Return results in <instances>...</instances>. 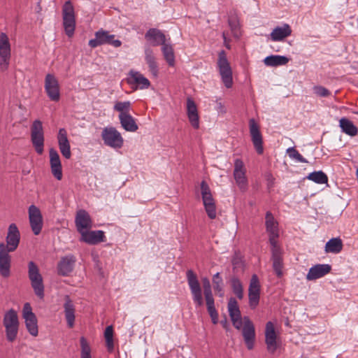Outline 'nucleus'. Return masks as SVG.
<instances>
[{
  "label": "nucleus",
  "instance_id": "nucleus-41",
  "mask_svg": "<svg viewBox=\"0 0 358 358\" xmlns=\"http://www.w3.org/2000/svg\"><path fill=\"white\" fill-rule=\"evenodd\" d=\"M307 178L318 184H325L328 182L327 176L322 171L310 173Z\"/></svg>",
  "mask_w": 358,
  "mask_h": 358
},
{
  "label": "nucleus",
  "instance_id": "nucleus-31",
  "mask_svg": "<svg viewBox=\"0 0 358 358\" xmlns=\"http://www.w3.org/2000/svg\"><path fill=\"white\" fill-rule=\"evenodd\" d=\"M145 38L151 41L152 45H162L166 42L165 35L159 29L152 28L145 34Z\"/></svg>",
  "mask_w": 358,
  "mask_h": 358
},
{
  "label": "nucleus",
  "instance_id": "nucleus-23",
  "mask_svg": "<svg viewBox=\"0 0 358 358\" xmlns=\"http://www.w3.org/2000/svg\"><path fill=\"white\" fill-rule=\"evenodd\" d=\"M58 145L59 150L66 159H70L71 157V146L67 137V132L64 128L59 130L57 135Z\"/></svg>",
  "mask_w": 358,
  "mask_h": 358
},
{
  "label": "nucleus",
  "instance_id": "nucleus-57",
  "mask_svg": "<svg viewBox=\"0 0 358 358\" xmlns=\"http://www.w3.org/2000/svg\"><path fill=\"white\" fill-rule=\"evenodd\" d=\"M222 38L224 39V45L226 46V48L228 49H230V46L229 45V41L227 40V35L224 31L222 33Z\"/></svg>",
  "mask_w": 358,
  "mask_h": 358
},
{
  "label": "nucleus",
  "instance_id": "nucleus-36",
  "mask_svg": "<svg viewBox=\"0 0 358 358\" xmlns=\"http://www.w3.org/2000/svg\"><path fill=\"white\" fill-rule=\"evenodd\" d=\"M0 57H10V44L6 33L0 34Z\"/></svg>",
  "mask_w": 358,
  "mask_h": 358
},
{
  "label": "nucleus",
  "instance_id": "nucleus-53",
  "mask_svg": "<svg viewBox=\"0 0 358 358\" xmlns=\"http://www.w3.org/2000/svg\"><path fill=\"white\" fill-rule=\"evenodd\" d=\"M279 234L278 233L276 234H269V242L271 245L272 248L277 247V238L278 237Z\"/></svg>",
  "mask_w": 358,
  "mask_h": 358
},
{
  "label": "nucleus",
  "instance_id": "nucleus-32",
  "mask_svg": "<svg viewBox=\"0 0 358 358\" xmlns=\"http://www.w3.org/2000/svg\"><path fill=\"white\" fill-rule=\"evenodd\" d=\"M119 120L122 128L127 131L134 132L138 127L131 114H119Z\"/></svg>",
  "mask_w": 358,
  "mask_h": 358
},
{
  "label": "nucleus",
  "instance_id": "nucleus-20",
  "mask_svg": "<svg viewBox=\"0 0 358 358\" xmlns=\"http://www.w3.org/2000/svg\"><path fill=\"white\" fill-rule=\"evenodd\" d=\"M228 310L234 327L238 330L241 329L243 326V319L242 320L241 318L238 303L234 298L229 299Z\"/></svg>",
  "mask_w": 358,
  "mask_h": 358
},
{
  "label": "nucleus",
  "instance_id": "nucleus-18",
  "mask_svg": "<svg viewBox=\"0 0 358 358\" xmlns=\"http://www.w3.org/2000/svg\"><path fill=\"white\" fill-rule=\"evenodd\" d=\"M29 217L31 229L35 235H38L43 227V218L38 208L31 205L29 208Z\"/></svg>",
  "mask_w": 358,
  "mask_h": 358
},
{
  "label": "nucleus",
  "instance_id": "nucleus-54",
  "mask_svg": "<svg viewBox=\"0 0 358 358\" xmlns=\"http://www.w3.org/2000/svg\"><path fill=\"white\" fill-rule=\"evenodd\" d=\"M217 107L216 109L219 113L224 114L227 113V109L224 106V105L220 101H216Z\"/></svg>",
  "mask_w": 358,
  "mask_h": 358
},
{
  "label": "nucleus",
  "instance_id": "nucleus-58",
  "mask_svg": "<svg viewBox=\"0 0 358 358\" xmlns=\"http://www.w3.org/2000/svg\"><path fill=\"white\" fill-rule=\"evenodd\" d=\"M232 263L234 265L236 264L235 259L233 260Z\"/></svg>",
  "mask_w": 358,
  "mask_h": 358
},
{
  "label": "nucleus",
  "instance_id": "nucleus-30",
  "mask_svg": "<svg viewBox=\"0 0 358 358\" xmlns=\"http://www.w3.org/2000/svg\"><path fill=\"white\" fill-rule=\"evenodd\" d=\"M292 29L289 24H284L282 27H276L271 33V38L273 41H280L290 36Z\"/></svg>",
  "mask_w": 358,
  "mask_h": 358
},
{
  "label": "nucleus",
  "instance_id": "nucleus-60",
  "mask_svg": "<svg viewBox=\"0 0 358 358\" xmlns=\"http://www.w3.org/2000/svg\"><path fill=\"white\" fill-rule=\"evenodd\" d=\"M357 73H358V72H357Z\"/></svg>",
  "mask_w": 358,
  "mask_h": 358
},
{
  "label": "nucleus",
  "instance_id": "nucleus-11",
  "mask_svg": "<svg viewBox=\"0 0 358 358\" xmlns=\"http://www.w3.org/2000/svg\"><path fill=\"white\" fill-rule=\"evenodd\" d=\"M44 87L49 99L52 101H58L60 99L59 84L55 75L48 73L44 81Z\"/></svg>",
  "mask_w": 358,
  "mask_h": 358
},
{
  "label": "nucleus",
  "instance_id": "nucleus-56",
  "mask_svg": "<svg viewBox=\"0 0 358 358\" xmlns=\"http://www.w3.org/2000/svg\"><path fill=\"white\" fill-rule=\"evenodd\" d=\"M266 178H267V181H268V186L270 187L273 184L274 178L273 177V176L271 173H268L266 176Z\"/></svg>",
  "mask_w": 358,
  "mask_h": 358
},
{
  "label": "nucleus",
  "instance_id": "nucleus-22",
  "mask_svg": "<svg viewBox=\"0 0 358 358\" xmlns=\"http://www.w3.org/2000/svg\"><path fill=\"white\" fill-rule=\"evenodd\" d=\"M49 153L51 173L57 180H61L62 179L63 174L59 155L57 151L54 148H51Z\"/></svg>",
  "mask_w": 358,
  "mask_h": 358
},
{
  "label": "nucleus",
  "instance_id": "nucleus-24",
  "mask_svg": "<svg viewBox=\"0 0 358 358\" xmlns=\"http://www.w3.org/2000/svg\"><path fill=\"white\" fill-rule=\"evenodd\" d=\"M80 234V241L87 243L90 245H96L103 242L105 238L104 233L101 230L90 231L86 230Z\"/></svg>",
  "mask_w": 358,
  "mask_h": 358
},
{
  "label": "nucleus",
  "instance_id": "nucleus-59",
  "mask_svg": "<svg viewBox=\"0 0 358 358\" xmlns=\"http://www.w3.org/2000/svg\"><path fill=\"white\" fill-rule=\"evenodd\" d=\"M355 113L358 115V112H355Z\"/></svg>",
  "mask_w": 358,
  "mask_h": 358
},
{
  "label": "nucleus",
  "instance_id": "nucleus-39",
  "mask_svg": "<svg viewBox=\"0 0 358 358\" xmlns=\"http://www.w3.org/2000/svg\"><path fill=\"white\" fill-rule=\"evenodd\" d=\"M162 45V51L165 60L169 66H173L175 65V55L172 46L166 43V42Z\"/></svg>",
  "mask_w": 358,
  "mask_h": 358
},
{
  "label": "nucleus",
  "instance_id": "nucleus-51",
  "mask_svg": "<svg viewBox=\"0 0 358 358\" xmlns=\"http://www.w3.org/2000/svg\"><path fill=\"white\" fill-rule=\"evenodd\" d=\"M314 92L317 96L321 97H325L329 95V90L322 86L315 87Z\"/></svg>",
  "mask_w": 358,
  "mask_h": 358
},
{
  "label": "nucleus",
  "instance_id": "nucleus-40",
  "mask_svg": "<svg viewBox=\"0 0 358 358\" xmlns=\"http://www.w3.org/2000/svg\"><path fill=\"white\" fill-rule=\"evenodd\" d=\"M207 310L210 315V317L212 320L213 324H217L218 322V313L215 307V301L213 296L205 297Z\"/></svg>",
  "mask_w": 358,
  "mask_h": 358
},
{
  "label": "nucleus",
  "instance_id": "nucleus-44",
  "mask_svg": "<svg viewBox=\"0 0 358 358\" xmlns=\"http://www.w3.org/2000/svg\"><path fill=\"white\" fill-rule=\"evenodd\" d=\"M104 336L106 339V346L108 348V351L111 352L113 350L114 344H113V329L112 326H108L106 328L104 332Z\"/></svg>",
  "mask_w": 358,
  "mask_h": 358
},
{
  "label": "nucleus",
  "instance_id": "nucleus-49",
  "mask_svg": "<svg viewBox=\"0 0 358 358\" xmlns=\"http://www.w3.org/2000/svg\"><path fill=\"white\" fill-rule=\"evenodd\" d=\"M273 260V268L275 271L278 277H281L282 275V259H276Z\"/></svg>",
  "mask_w": 358,
  "mask_h": 358
},
{
  "label": "nucleus",
  "instance_id": "nucleus-6",
  "mask_svg": "<svg viewBox=\"0 0 358 358\" xmlns=\"http://www.w3.org/2000/svg\"><path fill=\"white\" fill-rule=\"evenodd\" d=\"M201 192L205 210L210 219L216 217V206L208 185L205 182H201Z\"/></svg>",
  "mask_w": 358,
  "mask_h": 358
},
{
  "label": "nucleus",
  "instance_id": "nucleus-16",
  "mask_svg": "<svg viewBox=\"0 0 358 358\" xmlns=\"http://www.w3.org/2000/svg\"><path fill=\"white\" fill-rule=\"evenodd\" d=\"M6 245L4 244V248L8 251H15L20 243V234L15 224H10L8 227L6 236Z\"/></svg>",
  "mask_w": 358,
  "mask_h": 358
},
{
  "label": "nucleus",
  "instance_id": "nucleus-33",
  "mask_svg": "<svg viewBox=\"0 0 358 358\" xmlns=\"http://www.w3.org/2000/svg\"><path fill=\"white\" fill-rule=\"evenodd\" d=\"M339 126L343 133L350 136H355L358 133L357 127L346 117H342L339 120Z\"/></svg>",
  "mask_w": 358,
  "mask_h": 358
},
{
  "label": "nucleus",
  "instance_id": "nucleus-2",
  "mask_svg": "<svg viewBox=\"0 0 358 358\" xmlns=\"http://www.w3.org/2000/svg\"><path fill=\"white\" fill-rule=\"evenodd\" d=\"M3 326L6 329V338L8 341H14L17 335L19 321L17 314L13 309L9 310L6 313L3 320Z\"/></svg>",
  "mask_w": 358,
  "mask_h": 358
},
{
  "label": "nucleus",
  "instance_id": "nucleus-12",
  "mask_svg": "<svg viewBox=\"0 0 358 358\" xmlns=\"http://www.w3.org/2000/svg\"><path fill=\"white\" fill-rule=\"evenodd\" d=\"M22 317L24 319L25 325L29 333L31 336H36L38 333L37 319L35 314L32 312V308L29 303H26L24 305Z\"/></svg>",
  "mask_w": 358,
  "mask_h": 358
},
{
  "label": "nucleus",
  "instance_id": "nucleus-10",
  "mask_svg": "<svg viewBox=\"0 0 358 358\" xmlns=\"http://www.w3.org/2000/svg\"><path fill=\"white\" fill-rule=\"evenodd\" d=\"M234 178L236 184L241 191L245 192L248 187V179L246 177V169L243 162L240 159L234 161Z\"/></svg>",
  "mask_w": 358,
  "mask_h": 358
},
{
  "label": "nucleus",
  "instance_id": "nucleus-52",
  "mask_svg": "<svg viewBox=\"0 0 358 358\" xmlns=\"http://www.w3.org/2000/svg\"><path fill=\"white\" fill-rule=\"evenodd\" d=\"M271 252H272V259L282 258L280 249L278 246L272 248Z\"/></svg>",
  "mask_w": 358,
  "mask_h": 358
},
{
  "label": "nucleus",
  "instance_id": "nucleus-15",
  "mask_svg": "<svg viewBox=\"0 0 358 358\" xmlns=\"http://www.w3.org/2000/svg\"><path fill=\"white\" fill-rule=\"evenodd\" d=\"M250 134L253 145L259 155L264 152L263 139L259 127L254 119L249 121Z\"/></svg>",
  "mask_w": 358,
  "mask_h": 358
},
{
  "label": "nucleus",
  "instance_id": "nucleus-43",
  "mask_svg": "<svg viewBox=\"0 0 358 358\" xmlns=\"http://www.w3.org/2000/svg\"><path fill=\"white\" fill-rule=\"evenodd\" d=\"M213 284L215 292L219 293L220 296L224 295L223 293V280L221 278L220 273H215L213 277Z\"/></svg>",
  "mask_w": 358,
  "mask_h": 358
},
{
  "label": "nucleus",
  "instance_id": "nucleus-19",
  "mask_svg": "<svg viewBox=\"0 0 358 358\" xmlns=\"http://www.w3.org/2000/svg\"><path fill=\"white\" fill-rule=\"evenodd\" d=\"M10 251L4 248V243H0V275L8 278L10 275L11 257Z\"/></svg>",
  "mask_w": 358,
  "mask_h": 358
},
{
  "label": "nucleus",
  "instance_id": "nucleus-34",
  "mask_svg": "<svg viewBox=\"0 0 358 358\" xmlns=\"http://www.w3.org/2000/svg\"><path fill=\"white\" fill-rule=\"evenodd\" d=\"M145 59L148 64L150 72L155 77H157L158 74V66L155 61L154 52L150 48H146L145 50Z\"/></svg>",
  "mask_w": 358,
  "mask_h": 358
},
{
  "label": "nucleus",
  "instance_id": "nucleus-26",
  "mask_svg": "<svg viewBox=\"0 0 358 358\" xmlns=\"http://www.w3.org/2000/svg\"><path fill=\"white\" fill-rule=\"evenodd\" d=\"M331 270L329 264H316L312 266L306 275L308 280H315L328 274Z\"/></svg>",
  "mask_w": 358,
  "mask_h": 358
},
{
  "label": "nucleus",
  "instance_id": "nucleus-25",
  "mask_svg": "<svg viewBox=\"0 0 358 358\" xmlns=\"http://www.w3.org/2000/svg\"><path fill=\"white\" fill-rule=\"evenodd\" d=\"M187 115L191 125L196 129L199 128V117L194 101L188 97L187 99Z\"/></svg>",
  "mask_w": 358,
  "mask_h": 358
},
{
  "label": "nucleus",
  "instance_id": "nucleus-13",
  "mask_svg": "<svg viewBox=\"0 0 358 358\" xmlns=\"http://www.w3.org/2000/svg\"><path fill=\"white\" fill-rule=\"evenodd\" d=\"M261 285L256 274L252 275L249 288L248 298L250 308L255 309L258 306L260 299Z\"/></svg>",
  "mask_w": 358,
  "mask_h": 358
},
{
  "label": "nucleus",
  "instance_id": "nucleus-38",
  "mask_svg": "<svg viewBox=\"0 0 358 358\" xmlns=\"http://www.w3.org/2000/svg\"><path fill=\"white\" fill-rule=\"evenodd\" d=\"M265 219H266L265 224H266V231L269 234H273H273L278 233V224L270 211H268L266 213Z\"/></svg>",
  "mask_w": 358,
  "mask_h": 358
},
{
  "label": "nucleus",
  "instance_id": "nucleus-50",
  "mask_svg": "<svg viewBox=\"0 0 358 358\" xmlns=\"http://www.w3.org/2000/svg\"><path fill=\"white\" fill-rule=\"evenodd\" d=\"M203 294L205 297L213 296L210 280L207 278L202 279Z\"/></svg>",
  "mask_w": 358,
  "mask_h": 358
},
{
  "label": "nucleus",
  "instance_id": "nucleus-48",
  "mask_svg": "<svg viewBox=\"0 0 358 358\" xmlns=\"http://www.w3.org/2000/svg\"><path fill=\"white\" fill-rule=\"evenodd\" d=\"M229 26L231 28V31L233 35L238 38L239 37V29H238V22L237 17L236 16H231L228 20Z\"/></svg>",
  "mask_w": 358,
  "mask_h": 358
},
{
  "label": "nucleus",
  "instance_id": "nucleus-29",
  "mask_svg": "<svg viewBox=\"0 0 358 358\" xmlns=\"http://www.w3.org/2000/svg\"><path fill=\"white\" fill-rule=\"evenodd\" d=\"M64 304L65 317L69 327L72 328L75 321V306L69 295L64 297Z\"/></svg>",
  "mask_w": 358,
  "mask_h": 358
},
{
  "label": "nucleus",
  "instance_id": "nucleus-14",
  "mask_svg": "<svg viewBox=\"0 0 358 358\" xmlns=\"http://www.w3.org/2000/svg\"><path fill=\"white\" fill-rule=\"evenodd\" d=\"M265 343L268 351L271 353H274L280 345V339L276 334L272 322H268L266 324Z\"/></svg>",
  "mask_w": 358,
  "mask_h": 358
},
{
  "label": "nucleus",
  "instance_id": "nucleus-4",
  "mask_svg": "<svg viewBox=\"0 0 358 358\" xmlns=\"http://www.w3.org/2000/svg\"><path fill=\"white\" fill-rule=\"evenodd\" d=\"M31 141L38 155L43 152L44 133L41 121L36 120L31 127Z\"/></svg>",
  "mask_w": 358,
  "mask_h": 358
},
{
  "label": "nucleus",
  "instance_id": "nucleus-1",
  "mask_svg": "<svg viewBox=\"0 0 358 358\" xmlns=\"http://www.w3.org/2000/svg\"><path fill=\"white\" fill-rule=\"evenodd\" d=\"M28 276L35 294L40 299L44 297L43 277L38 266L32 261L28 263Z\"/></svg>",
  "mask_w": 358,
  "mask_h": 358
},
{
  "label": "nucleus",
  "instance_id": "nucleus-35",
  "mask_svg": "<svg viewBox=\"0 0 358 358\" xmlns=\"http://www.w3.org/2000/svg\"><path fill=\"white\" fill-rule=\"evenodd\" d=\"M343 241L340 238H332L327 242L324 250L327 253L338 254L343 250Z\"/></svg>",
  "mask_w": 358,
  "mask_h": 358
},
{
  "label": "nucleus",
  "instance_id": "nucleus-47",
  "mask_svg": "<svg viewBox=\"0 0 358 358\" xmlns=\"http://www.w3.org/2000/svg\"><path fill=\"white\" fill-rule=\"evenodd\" d=\"M287 153L291 159H295L299 162L307 163L308 161L294 148H289Z\"/></svg>",
  "mask_w": 358,
  "mask_h": 358
},
{
  "label": "nucleus",
  "instance_id": "nucleus-28",
  "mask_svg": "<svg viewBox=\"0 0 358 358\" xmlns=\"http://www.w3.org/2000/svg\"><path fill=\"white\" fill-rule=\"evenodd\" d=\"M76 258L73 255H68L61 259L58 263V273L61 275H68L73 269Z\"/></svg>",
  "mask_w": 358,
  "mask_h": 358
},
{
  "label": "nucleus",
  "instance_id": "nucleus-37",
  "mask_svg": "<svg viewBox=\"0 0 358 358\" xmlns=\"http://www.w3.org/2000/svg\"><path fill=\"white\" fill-rule=\"evenodd\" d=\"M289 62V58L281 55H271L266 57L264 62L268 66H278L285 65Z\"/></svg>",
  "mask_w": 358,
  "mask_h": 358
},
{
  "label": "nucleus",
  "instance_id": "nucleus-45",
  "mask_svg": "<svg viewBox=\"0 0 358 358\" xmlns=\"http://www.w3.org/2000/svg\"><path fill=\"white\" fill-rule=\"evenodd\" d=\"M80 358H92L91 356V348L84 337L80 338Z\"/></svg>",
  "mask_w": 358,
  "mask_h": 358
},
{
  "label": "nucleus",
  "instance_id": "nucleus-3",
  "mask_svg": "<svg viewBox=\"0 0 358 358\" xmlns=\"http://www.w3.org/2000/svg\"><path fill=\"white\" fill-rule=\"evenodd\" d=\"M217 65L224 86L227 88L231 87L233 85L232 69L224 50L219 52Z\"/></svg>",
  "mask_w": 358,
  "mask_h": 358
},
{
  "label": "nucleus",
  "instance_id": "nucleus-55",
  "mask_svg": "<svg viewBox=\"0 0 358 358\" xmlns=\"http://www.w3.org/2000/svg\"><path fill=\"white\" fill-rule=\"evenodd\" d=\"M10 57H1L0 66L2 70H6L9 64V60Z\"/></svg>",
  "mask_w": 358,
  "mask_h": 358
},
{
  "label": "nucleus",
  "instance_id": "nucleus-42",
  "mask_svg": "<svg viewBox=\"0 0 358 358\" xmlns=\"http://www.w3.org/2000/svg\"><path fill=\"white\" fill-rule=\"evenodd\" d=\"M231 285L234 294L239 299H242L243 297V289L240 280L236 277H233L231 279Z\"/></svg>",
  "mask_w": 358,
  "mask_h": 358
},
{
  "label": "nucleus",
  "instance_id": "nucleus-27",
  "mask_svg": "<svg viewBox=\"0 0 358 358\" xmlns=\"http://www.w3.org/2000/svg\"><path fill=\"white\" fill-rule=\"evenodd\" d=\"M129 75V77L127 78V83L129 85H136V89L137 87H139L141 90L148 89L150 87V81L141 73L131 70Z\"/></svg>",
  "mask_w": 358,
  "mask_h": 358
},
{
  "label": "nucleus",
  "instance_id": "nucleus-17",
  "mask_svg": "<svg viewBox=\"0 0 358 358\" xmlns=\"http://www.w3.org/2000/svg\"><path fill=\"white\" fill-rule=\"evenodd\" d=\"M242 334L249 350L254 347V342L255 339V327L248 317H243Z\"/></svg>",
  "mask_w": 358,
  "mask_h": 358
},
{
  "label": "nucleus",
  "instance_id": "nucleus-5",
  "mask_svg": "<svg viewBox=\"0 0 358 358\" xmlns=\"http://www.w3.org/2000/svg\"><path fill=\"white\" fill-rule=\"evenodd\" d=\"M187 280L193 301L196 307H201L203 305L202 289L197 278L196 275L192 270L187 271Z\"/></svg>",
  "mask_w": 358,
  "mask_h": 358
},
{
  "label": "nucleus",
  "instance_id": "nucleus-9",
  "mask_svg": "<svg viewBox=\"0 0 358 358\" xmlns=\"http://www.w3.org/2000/svg\"><path fill=\"white\" fill-rule=\"evenodd\" d=\"M103 44H110L115 48L122 45L120 40L115 39V35L110 34L108 31L99 30L95 33V38L89 41V45L92 48H96Z\"/></svg>",
  "mask_w": 358,
  "mask_h": 358
},
{
  "label": "nucleus",
  "instance_id": "nucleus-7",
  "mask_svg": "<svg viewBox=\"0 0 358 358\" xmlns=\"http://www.w3.org/2000/svg\"><path fill=\"white\" fill-rule=\"evenodd\" d=\"M101 137L104 144L110 148L118 149L123 145V138L115 127H105L102 131Z\"/></svg>",
  "mask_w": 358,
  "mask_h": 358
},
{
  "label": "nucleus",
  "instance_id": "nucleus-46",
  "mask_svg": "<svg viewBox=\"0 0 358 358\" xmlns=\"http://www.w3.org/2000/svg\"><path fill=\"white\" fill-rule=\"evenodd\" d=\"M131 103L129 101H117L114 106V110L120 112V114H130Z\"/></svg>",
  "mask_w": 358,
  "mask_h": 358
},
{
  "label": "nucleus",
  "instance_id": "nucleus-8",
  "mask_svg": "<svg viewBox=\"0 0 358 358\" xmlns=\"http://www.w3.org/2000/svg\"><path fill=\"white\" fill-rule=\"evenodd\" d=\"M63 24L66 34L68 36H71L75 30L76 21L74 15V8L70 1L65 2L62 9Z\"/></svg>",
  "mask_w": 358,
  "mask_h": 358
},
{
  "label": "nucleus",
  "instance_id": "nucleus-21",
  "mask_svg": "<svg viewBox=\"0 0 358 358\" xmlns=\"http://www.w3.org/2000/svg\"><path fill=\"white\" fill-rule=\"evenodd\" d=\"M75 223L76 229L80 234L92 227L91 217L85 210H80L77 212Z\"/></svg>",
  "mask_w": 358,
  "mask_h": 358
}]
</instances>
